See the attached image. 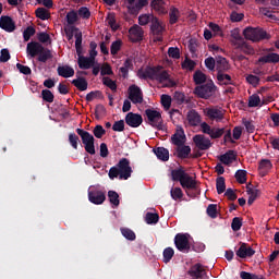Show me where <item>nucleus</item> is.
Returning a JSON list of instances; mask_svg holds the SVG:
<instances>
[{"label": "nucleus", "instance_id": "f257e3e1", "mask_svg": "<svg viewBox=\"0 0 279 279\" xmlns=\"http://www.w3.org/2000/svg\"><path fill=\"white\" fill-rule=\"evenodd\" d=\"M108 177L111 180L119 178V180H130L132 178V166H130V159L122 158L119 162L109 169Z\"/></svg>", "mask_w": 279, "mask_h": 279}, {"label": "nucleus", "instance_id": "f03ea898", "mask_svg": "<svg viewBox=\"0 0 279 279\" xmlns=\"http://www.w3.org/2000/svg\"><path fill=\"white\" fill-rule=\"evenodd\" d=\"M26 53L31 56V58H36L38 62H47V60H51L53 58V54L51 53V50L44 48L43 44L38 41H31L27 44L26 47Z\"/></svg>", "mask_w": 279, "mask_h": 279}, {"label": "nucleus", "instance_id": "7ed1b4c3", "mask_svg": "<svg viewBox=\"0 0 279 279\" xmlns=\"http://www.w3.org/2000/svg\"><path fill=\"white\" fill-rule=\"evenodd\" d=\"M76 134H78L81 137L85 151L90 154V156H95V136H93V134L88 133V131H85L84 129H76Z\"/></svg>", "mask_w": 279, "mask_h": 279}, {"label": "nucleus", "instance_id": "20e7f679", "mask_svg": "<svg viewBox=\"0 0 279 279\" xmlns=\"http://www.w3.org/2000/svg\"><path fill=\"white\" fill-rule=\"evenodd\" d=\"M243 36L246 40L252 43H260V40H268L269 35L263 28L246 27L243 31Z\"/></svg>", "mask_w": 279, "mask_h": 279}, {"label": "nucleus", "instance_id": "39448f33", "mask_svg": "<svg viewBox=\"0 0 279 279\" xmlns=\"http://www.w3.org/2000/svg\"><path fill=\"white\" fill-rule=\"evenodd\" d=\"M216 90H217V86L215 85V83L213 81H210L204 85L196 86L194 89V93L201 99H210V97H213V95H215Z\"/></svg>", "mask_w": 279, "mask_h": 279}, {"label": "nucleus", "instance_id": "423d86ee", "mask_svg": "<svg viewBox=\"0 0 279 279\" xmlns=\"http://www.w3.org/2000/svg\"><path fill=\"white\" fill-rule=\"evenodd\" d=\"M145 114L147 117L148 125L156 130H162V114L154 109H146Z\"/></svg>", "mask_w": 279, "mask_h": 279}, {"label": "nucleus", "instance_id": "0eeeda50", "mask_svg": "<svg viewBox=\"0 0 279 279\" xmlns=\"http://www.w3.org/2000/svg\"><path fill=\"white\" fill-rule=\"evenodd\" d=\"M166 27L162 25V22L158 17L154 19L150 24V33L154 36V43H162Z\"/></svg>", "mask_w": 279, "mask_h": 279}, {"label": "nucleus", "instance_id": "6e6552de", "mask_svg": "<svg viewBox=\"0 0 279 279\" xmlns=\"http://www.w3.org/2000/svg\"><path fill=\"white\" fill-rule=\"evenodd\" d=\"M174 245L179 252L183 254H189L191 252V243L189 242V234L186 233H178L174 236Z\"/></svg>", "mask_w": 279, "mask_h": 279}, {"label": "nucleus", "instance_id": "1a4fd4ad", "mask_svg": "<svg viewBox=\"0 0 279 279\" xmlns=\"http://www.w3.org/2000/svg\"><path fill=\"white\" fill-rule=\"evenodd\" d=\"M88 201L90 204H95L96 206H99L106 202V192L99 190V187L92 186L88 190Z\"/></svg>", "mask_w": 279, "mask_h": 279}, {"label": "nucleus", "instance_id": "9d476101", "mask_svg": "<svg viewBox=\"0 0 279 279\" xmlns=\"http://www.w3.org/2000/svg\"><path fill=\"white\" fill-rule=\"evenodd\" d=\"M193 143L201 151L208 150L209 147H213V143H210V138L205 135L197 134L193 137Z\"/></svg>", "mask_w": 279, "mask_h": 279}, {"label": "nucleus", "instance_id": "9b49d317", "mask_svg": "<svg viewBox=\"0 0 279 279\" xmlns=\"http://www.w3.org/2000/svg\"><path fill=\"white\" fill-rule=\"evenodd\" d=\"M129 99L132 104H143V90L138 85H131L129 87Z\"/></svg>", "mask_w": 279, "mask_h": 279}, {"label": "nucleus", "instance_id": "f8f14e48", "mask_svg": "<svg viewBox=\"0 0 279 279\" xmlns=\"http://www.w3.org/2000/svg\"><path fill=\"white\" fill-rule=\"evenodd\" d=\"M125 123L129 128H141V125H143V116L140 113L129 112L125 116Z\"/></svg>", "mask_w": 279, "mask_h": 279}, {"label": "nucleus", "instance_id": "ddd939ff", "mask_svg": "<svg viewBox=\"0 0 279 279\" xmlns=\"http://www.w3.org/2000/svg\"><path fill=\"white\" fill-rule=\"evenodd\" d=\"M182 189H184L186 195L191 197V193L189 191H193L197 189V181L193 179L189 173H186L183 178V180L180 182Z\"/></svg>", "mask_w": 279, "mask_h": 279}, {"label": "nucleus", "instance_id": "4468645a", "mask_svg": "<svg viewBox=\"0 0 279 279\" xmlns=\"http://www.w3.org/2000/svg\"><path fill=\"white\" fill-rule=\"evenodd\" d=\"M131 14H138L143 8L149 5V0H128Z\"/></svg>", "mask_w": 279, "mask_h": 279}, {"label": "nucleus", "instance_id": "2eb2a0df", "mask_svg": "<svg viewBox=\"0 0 279 279\" xmlns=\"http://www.w3.org/2000/svg\"><path fill=\"white\" fill-rule=\"evenodd\" d=\"M187 275L191 276L192 279H202L206 276V269L204 268V265L197 263L191 266Z\"/></svg>", "mask_w": 279, "mask_h": 279}, {"label": "nucleus", "instance_id": "dca6fc26", "mask_svg": "<svg viewBox=\"0 0 279 279\" xmlns=\"http://www.w3.org/2000/svg\"><path fill=\"white\" fill-rule=\"evenodd\" d=\"M239 258H252L256 254V251L252 246H247V243H240L239 250L235 252Z\"/></svg>", "mask_w": 279, "mask_h": 279}, {"label": "nucleus", "instance_id": "f3484780", "mask_svg": "<svg viewBox=\"0 0 279 279\" xmlns=\"http://www.w3.org/2000/svg\"><path fill=\"white\" fill-rule=\"evenodd\" d=\"M204 113L206 117L210 119V121H222L223 120V111L219 108H206L204 109Z\"/></svg>", "mask_w": 279, "mask_h": 279}, {"label": "nucleus", "instance_id": "a211bd4d", "mask_svg": "<svg viewBox=\"0 0 279 279\" xmlns=\"http://www.w3.org/2000/svg\"><path fill=\"white\" fill-rule=\"evenodd\" d=\"M0 27L4 32L12 33L14 29H16V24L14 23V20L8 15H2L0 17Z\"/></svg>", "mask_w": 279, "mask_h": 279}, {"label": "nucleus", "instance_id": "6ab92c4d", "mask_svg": "<svg viewBox=\"0 0 279 279\" xmlns=\"http://www.w3.org/2000/svg\"><path fill=\"white\" fill-rule=\"evenodd\" d=\"M57 73L59 77L69 80V77H73V75H75V70L71 65L64 64L57 68Z\"/></svg>", "mask_w": 279, "mask_h": 279}, {"label": "nucleus", "instance_id": "aec40b11", "mask_svg": "<svg viewBox=\"0 0 279 279\" xmlns=\"http://www.w3.org/2000/svg\"><path fill=\"white\" fill-rule=\"evenodd\" d=\"M216 71H217V75H220V73H227V71H230V63L228 62V59L223 57L216 58Z\"/></svg>", "mask_w": 279, "mask_h": 279}, {"label": "nucleus", "instance_id": "412c9836", "mask_svg": "<svg viewBox=\"0 0 279 279\" xmlns=\"http://www.w3.org/2000/svg\"><path fill=\"white\" fill-rule=\"evenodd\" d=\"M186 119L192 128H197V125L202 123V116H199V112H197L195 109H191L187 112Z\"/></svg>", "mask_w": 279, "mask_h": 279}, {"label": "nucleus", "instance_id": "4be33fe9", "mask_svg": "<svg viewBox=\"0 0 279 279\" xmlns=\"http://www.w3.org/2000/svg\"><path fill=\"white\" fill-rule=\"evenodd\" d=\"M172 145H175V147H180L181 145H184L186 143V135L184 134V130L180 129L178 130L172 136H171Z\"/></svg>", "mask_w": 279, "mask_h": 279}, {"label": "nucleus", "instance_id": "5701e85b", "mask_svg": "<svg viewBox=\"0 0 279 279\" xmlns=\"http://www.w3.org/2000/svg\"><path fill=\"white\" fill-rule=\"evenodd\" d=\"M177 158L181 160H186V158H191V146L182 144L181 146L175 147Z\"/></svg>", "mask_w": 279, "mask_h": 279}, {"label": "nucleus", "instance_id": "b1692460", "mask_svg": "<svg viewBox=\"0 0 279 279\" xmlns=\"http://www.w3.org/2000/svg\"><path fill=\"white\" fill-rule=\"evenodd\" d=\"M158 70L156 68H146L144 71H138L140 80H156Z\"/></svg>", "mask_w": 279, "mask_h": 279}, {"label": "nucleus", "instance_id": "393cba45", "mask_svg": "<svg viewBox=\"0 0 279 279\" xmlns=\"http://www.w3.org/2000/svg\"><path fill=\"white\" fill-rule=\"evenodd\" d=\"M78 56V60H77V64L78 68L82 70H88L92 69V66H95V61L88 57H84L82 54H77Z\"/></svg>", "mask_w": 279, "mask_h": 279}, {"label": "nucleus", "instance_id": "a878e982", "mask_svg": "<svg viewBox=\"0 0 279 279\" xmlns=\"http://www.w3.org/2000/svg\"><path fill=\"white\" fill-rule=\"evenodd\" d=\"M260 64H276L279 62V54L275 52H270L265 54L258 59Z\"/></svg>", "mask_w": 279, "mask_h": 279}, {"label": "nucleus", "instance_id": "bb28decb", "mask_svg": "<svg viewBox=\"0 0 279 279\" xmlns=\"http://www.w3.org/2000/svg\"><path fill=\"white\" fill-rule=\"evenodd\" d=\"M220 162L222 165H232L234 160H236V151L228 150L226 154L219 157Z\"/></svg>", "mask_w": 279, "mask_h": 279}, {"label": "nucleus", "instance_id": "cd10ccee", "mask_svg": "<svg viewBox=\"0 0 279 279\" xmlns=\"http://www.w3.org/2000/svg\"><path fill=\"white\" fill-rule=\"evenodd\" d=\"M271 169H274V163H271V160L262 159L259 161L258 171L260 175L265 177V174L271 171Z\"/></svg>", "mask_w": 279, "mask_h": 279}, {"label": "nucleus", "instance_id": "c85d7f7f", "mask_svg": "<svg viewBox=\"0 0 279 279\" xmlns=\"http://www.w3.org/2000/svg\"><path fill=\"white\" fill-rule=\"evenodd\" d=\"M235 49H240L246 56H254V48L244 40L235 43Z\"/></svg>", "mask_w": 279, "mask_h": 279}, {"label": "nucleus", "instance_id": "c756f323", "mask_svg": "<svg viewBox=\"0 0 279 279\" xmlns=\"http://www.w3.org/2000/svg\"><path fill=\"white\" fill-rule=\"evenodd\" d=\"M129 34L134 37L132 39L133 43H138V40H143V28L136 24L129 29Z\"/></svg>", "mask_w": 279, "mask_h": 279}, {"label": "nucleus", "instance_id": "7c9ffc66", "mask_svg": "<svg viewBox=\"0 0 279 279\" xmlns=\"http://www.w3.org/2000/svg\"><path fill=\"white\" fill-rule=\"evenodd\" d=\"M154 154L157 156L158 160L167 162L169 160V149L165 147H157L153 149Z\"/></svg>", "mask_w": 279, "mask_h": 279}, {"label": "nucleus", "instance_id": "2f4dec72", "mask_svg": "<svg viewBox=\"0 0 279 279\" xmlns=\"http://www.w3.org/2000/svg\"><path fill=\"white\" fill-rule=\"evenodd\" d=\"M185 175H186V171L184 170V168L171 170L172 182H182Z\"/></svg>", "mask_w": 279, "mask_h": 279}, {"label": "nucleus", "instance_id": "473e14b6", "mask_svg": "<svg viewBox=\"0 0 279 279\" xmlns=\"http://www.w3.org/2000/svg\"><path fill=\"white\" fill-rule=\"evenodd\" d=\"M150 5L155 12L158 14H167V9L165 8V0H151Z\"/></svg>", "mask_w": 279, "mask_h": 279}, {"label": "nucleus", "instance_id": "72a5a7b5", "mask_svg": "<svg viewBox=\"0 0 279 279\" xmlns=\"http://www.w3.org/2000/svg\"><path fill=\"white\" fill-rule=\"evenodd\" d=\"M73 86L77 88V90L84 92L88 90V81L85 77H77L72 81Z\"/></svg>", "mask_w": 279, "mask_h": 279}, {"label": "nucleus", "instance_id": "f704fd0d", "mask_svg": "<svg viewBox=\"0 0 279 279\" xmlns=\"http://www.w3.org/2000/svg\"><path fill=\"white\" fill-rule=\"evenodd\" d=\"M246 193H247V195H250L247 204H248V206H252V204H254V202H256V197H258L259 191L250 185H246Z\"/></svg>", "mask_w": 279, "mask_h": 279}, {"label": "nucleus", "instance_id": "c9c22d12", "mask_svg": "<svg viewBox=\"0 0 279 279\" xmlns=\"http://www.w3.org/2000/svg\"><path fill=\"white\" fill-rule=\"evenodd\" d=\"M178 21H180V10L175 7H171L169 12V23L170 25H175Z\"/></svg>", "mask_w": 279, "mask_h": 279}, {"label": "nucleus", "instance_id": "e433bc0d", "mask_svg": "<svg viewBox=\"0 0 279 279\" xmlns=\"http://www.w3.org/2000/svg\"><path fill=\"white\" fill-rule=\"evenodd\" d=\"M217 80L225 86H234V82L232 81V76L226 74V72L217 74Z\"/></svg>", "mask_w": 279, "mask_h": 279}, {"label": "nucleus", "instance_id": "4c0bfd02", "mask_svg": "<svg viewBox=\"0 0 279 279\" xmlns=\"http://www.w3.org/2000/svg\"><path fill=\"white\" fill-rule=\"evenodd\" d=\"M154 19H156V15L154 14H142L138 16V25L145 26L150 23H154Z\"/></svg>", "mask_w": 279, "mask_h": 279}, {"label": "nucleus", "instance_id": "58836bf2", "mask_svg": "<svg viewBox=\"0 0 279 279\" xmlns=\"http://www.w3.org/2000/svg\"><path fill=\"white\" fill-rule=\"evenodd\" d=\"M74 37H75L76 54L82 56V53H84V48L82 47V33L78 31L77 33L74 34Z\"/></svg>", "mask_w": 279, "mask_h": 279}, {"label": "nucleus", "instance_id": "ea45409f", "mask_svg": "<svg viewBox=\"0 0 279 279\" xmlns=\"http://www.w3.org/2000/svg\"><path fill=\"white\" fill-rule=\"evenodd\" d=\"M35 14L37 19H40V21H49V19H51V13H49V11L45 8H38L35 11Z\"/></svg>", "mask_w": 279, "mask_h": 279}, {"label": "nucleus", "instance_id": "a19ab883", "mask_svg": "<svg viewBox=\"0 0 279 279\" xmlns=\"http://www.w3.org/2000/svg\"><path fill=\"white\" fill-rule=\"evenodd\" d=\"M145 221H146V223H148V226H154V225L158 223V221H160V216L158 214L148 211V213H146Z\"/></svg>", "mask_w": 279, "mask_h": 279}, {"label": "nucleus", "instance_id": "79ce46f5", "mask_svg": "<svg viewBox=\"0 0 279 279\" xmlns=\"http://www.w3.org/2000/svg\"><path fill=\"white\" fill-rule=\"evenodd\" d=\"M193 81H194V84H196L197 86H199V84H205L206 74H204L202 70H197L193 75Z\"/></svg>", "mask_w": 279, "mask_h": 279}, {"label": "nucleus", "instance_id": "37998d69", "mask_svg": "<svg viewBox=\"0 0 279 279\" xmlns=\"http://www.w3.org/2000/svg\"><path fill=\"white\" fill-rule=\"evenodd\" d=\"M216 189H217L218 195H221L222 193H226V178L218 177L216 179Z\"/></svg>", "mask_w": 279, "mask_h": 279}, {"label": "nucleus", "instance_id": "c03bdc74", "mask_svg": "<svg viewBox=\"0 0 279 279\" xmlns=\"http://www.w3.org/2000/svg\"><path fill=\"white\" fill-rule=\"evenodd\" d=\"M120 232H121L122 236H124V239H126L128 241H136V233H134L132 231V229L121 228Z\"/></svg>", "mask_w": 279, "mask_h": 279}, {"label": "nucleus", "instance_id": "a18cd8bd", "mask_svg": "<svg viewBox=\"0 0 279 279\" xmlns=\"http://www.w3.org/2000/svg\"><path fill=\"white\" fill-rule=\"evenodd\" d=\"M234 178L239 184H245L247 182V171L238 170L234 174Z\"/></svg>", "mask_w": 279, "mask_h": 279}, {"label": "nucleus", "instance_id": "49530a36", "mask_svg": "<svg viewBox=\"0 0 279 279\" xmlns=\"http://www.w3.org/2000/svg\"><path fill=\"white\" fill-rule=\"evenodd\" d=\"M231 45H233V47H236V43H242L243 36H241V33H239V28H234L233 31H231Z\"/></svg>", "mask_w": 279, "mask_h": 279}, {"label": "nucleus", "instance_id": "de8ad7c7", "mask_svg": "<svg viewBox=\"0 0 279 279\" xmlns=\"http://www.w3.org/2000/svg\"><path fill=\"white\" fill-rule=\"evenodd\" d=\"M231 228L233 232H239L241 228H243V218L241 217H234L231 222Z\"/></svg>", "mask_w": 279, "mask_h": 279}, {"label": "nucleus", "instance_id": "09e8293b", "mask_svg": "<svg viewBox=\"0 0 279 279\" xmlns=\"http://www.w3.org/2000/svg\"><path fill=\"white\" fill-rule=\"evenodd\" d=\"M108 198L110 204H112V206H119L121 204V202L119 201V193L114 192V191H109L108 192Z\"/></svg>", "mask_w": 279, "mask_h": 279}, {"label": "nucleus", "instance_id": "8fccbe9b", "mask_svg": "<svg viewBox=\"0 0 279 279\" xmlns=\"http://www.w3.org/2000/svg\"><path fill=\"white\" fill-rule=\"evenodd\" d=\"M170 195L174 202H178V199H182V197H184V193L182 192L181 187H172Z\"/></svg>", "mask_w": 279, "mask_h": 279}, {"label": "nucleus", "instance_id": "3c124183", "mask_svg": "<svg viewBox=\"0 0 279 279\" xmlns=\"http://www.w3.org/2000/svg\"><path fill=\"white\" fill-rule=\"evenodd\" d=\"M77 20H78V16H77V12H75V10H72L66 13L68 25H75V23H77Z\"/></svg>", "mask_w": 279, "mask_h": 279}, {"label": "nucleus", "instance_id": "603ef678", "mask_svg": "<svg viewBox=\"0 0 279 279\" xmlns=\"http://www.w3.org/2000/svg\"><path fill=\"white\" fill-rule=\"evenodd\" d=\"M175 251L172 247H166L163 250V263H171V258H173Z\"/></svg>", "mask_w": 279, "mask_h": 279}, {"label": "nucleus", "instance_id": "864d4df0", "mask_svg": "<svg viewBox=\"0 0 279 279\" xmlns=\"http://www.w3.org/2000/svg\"><path fill=\"white\" fill-rule=\"evenodd\" d=\"M36 34V28L34 26H27L23 32L24 43H28L29 38Z\"/></svg>", "mask_w": 279, "mask_h": 279}, {"label": "nucleus", "instance_id": "5fc2aeb1", "mask_svg": "<svg viewBox=\"0 0 279 279\" xmlns=\"http://www.w3.org/2000/svg\"><path fill=\"white\" fill-rule=\"evenodd\" d=\"M260 106V96L254 94L248 98V108H257Z\"/></svg>", "mask_w": 279, "mask_h": 279}, {"label": "nucleus", "instance_id": "6e6d98bb", "mask_svg": "<svg viewBox=\"0 0 279 279\" xmlns=\"http://www.w3.org/2000/svg\"><path fill=\"white\" fill-rule=\"evenodd\" d=\"M41 97L44 101H47V104H53L54 96L53 93H51V90L44 89L41 92Z\"/></svg>", "mask_w": 279, "mask_h": 279}, {"label": "nucleus", "instance_id": "4d7b16f0", "mask_svg": "<svg viewBox=\"0 0 279 279\" xmlns=\"http://www.w3.org/2000/svg\"><path fill=\"white\" fill-rule=\"evenodd\" d=\"M226 134V129H218V128H213L211 133L209 134L210 138H221Z\"/></svg>", "mask_w": 279, "mask_h": 279}, {"label": "nucleus", "instance_id": "13d9d810", "mask_svg": "<svg viewBox=\"0 0 279 279\" xmlns=\"http://www.w3.org/2000/svg\"><path fill=\"white\" fill-rule=\"evenodd\" d=\"M123 45V41H121V39H118L116 41H113L111 44V56H117V53H119V51H121V46Z\"/></svg>", "mask_w": 279, "mask_h": 279}, {"label": "nucleus", "instance_id": "bf43d9fd", "mask_svg": "<svg viewBox=\"0 0 279 279\" xmlns=\"http://www.w3.org/2000/svg\"><path fill=\"white\" fill-rule=\"evenodd\" d=\"M93 134L96 138H104V135L106 134V129L101 124H97L94 130Z\"/></svg>", "mask_w": 279, "mask_h": 279}, {"label": "nucleus", "instance_id": "052dcab7", "mask_svg": "<svg viewBox=\"0 0 279 279\" xmlns=\"http://www.w3.org/2000/svg\"><path fill=\"white\" fill-rule=\"evenodd\" d=\"M69 143L73 149H77V146L80 144V136L75 133H70L69 134Z\"/></svg>", "mask_w": 279, "mask_h": 279}, {"label": "nucleus", "instance_id": "680f3d73", "mask_svg": "<svg viewBox=\"0 0 279 279\" xmlns=\"http://www.w3.org/2000/svg\"><path fill=\"white\" fill-rule=\"evenodd\" d=\"M104 94L101 90H94L86 95V101H93L94 99H101Z\"/></svg>", "mask_w": 279, "mask_h": 279}, {"label": "nucleus", "instance_id": "e2e57ef3", "mask_svg": "<svg viewBox=\"0 0 279 279\" xmlns=\"http://www.w3.org/2000/svg\"><path fill=\"white\" fill-rule=\"evenodd\" d=\"M169 58H173V60H180V48L178 47H170L168 49Z\"/></svg>", "mask_w": 279, "mask_h": 279}, {"label": "nucleus", "instance_id": "0e129e2a", "mask_svg": "<svg viewBox=\"0 0 279 279\" xmlns=\"http://www.w3.org/2000/svg\"><path fill=\"white\" fill-rule=\"evenodd\" d=\"M205 66L209 71H215L217 66V60H215V58L213 57H208L207 59H205Z\"/></svg>", "mask_w": 279, "mask_h": 279}, {"label": "nucleus", "instance_id": "69168bd1", "mask_svg": "<svg viewBox=\"0 0 279 279\" xmlns=\"http://www.w3.org/2000/svg\"><path fill=\"white\" fill-rule=\"evenodd\" d=\"M77 14L81 16V19H90V10L87 7H81L77 11Z\"/></svg>", "mask_w": 279, "mask_h": 279}, {"label": "nucleus", "instance_id": "338daca9", "mask_svg": "<svg viewBox=\"0 0 279 279\" xmlns=\"http://www.w3.org/2000/svg\"><path fill=\"white\" fill-rule=\"evenodd\" d=\"M207 215L211 219H217V204H209L207 207Z\"/></svg>", "mask_w": 279, "mask_h": 279}, {"label": "nucleus", "instance_id": "774afa93", "mask_svg": "<svg viewBox=\"0 0 279 279\" xmlns=\"http://www.w3.org/2000/svg\"><path fill=\"white\" fill-rule=\"evenodd\" d=\"M169 73L167 71H162L161 73L157 71V75L155 80L159 82V84H165L166 80H168Z\"/></svg>", "mask_w": 279, "mask_h": 279}]
</instances>
